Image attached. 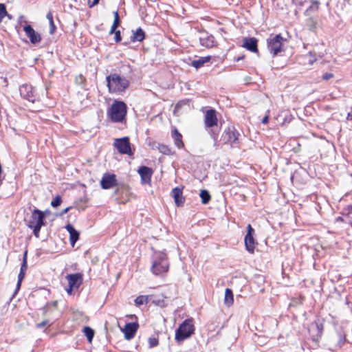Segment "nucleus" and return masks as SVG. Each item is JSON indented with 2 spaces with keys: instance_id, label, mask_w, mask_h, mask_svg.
I'll return each instance as SVG.
<instances>
[{
  "instance_id": "nucleus-13",
  "label": "nucleus",
  "mask_w": 352,
  "mask_h": 352,
  "mask_svg": "<svg viewBox=\"0 0 352 352\" xmlns=\"http://www.w3.org/2000/svg\"><path fill=\"white\" fill-rule=\"evenodd\" d=\"M138 329V324L137 322H129L126 323L122 329L124 334V338L127 340H130L135 335Z\"/></svg>"
},
{
  "instance_id": "nucleus-7",
  "label": "nucleus",
  "mask_w": 352,
  "mask_h": 352,
  "mask_svg": "<svg viewBox=\"0 0 352 352\" xmlns=\"http://www.w3.org/2000/svg\"><path fill=\"white\" fill-rule=\"evenodd\" d=\"M113 146L121 154H126L129 155H133L131 143L128 137L116 139L113 143Z\"/></svg>"
},
{
  "instance_id": "nucleus-9",
  "label": "nucleus",
  "mask_w": 352,
  "mask_h": 352,
  "mask_svg": "<svg viewBox=\"0 0 352 352\" xmlns=\"http://www.w3.org/2000/svg\"><path fill=\"white\" fill-rule=\"evenodd\" d=\"M254 234V230L250 224L247 226V234L244 239L245 245L247 251L251 254L254 253L256 241L254 239L253 235Z\"/></svg>"
},
{
  "instance_id": "nucleus-44",
  "label": "nucleus",
  "mask_w": 352,
  "mask_h": 352,
  "mask_svg": "<svg viewBox=\"0 0 352 352\" xmlns=\"http://www.w3.org/2000/svg\"><path fill=\"white\" fill-rule=\"evenodd\" d=\"M148 343L151 348L154 347V338H149Z\"/></svg>"
},
{
  "instance_id": "nucleus-57",
  "label": "nucleus",
  "mask_w": 352,
  "mask_h": 352,
  "mask_svg": "<svg viewBox=\"0 0 352 352\" xmlns=\"http://www.w3.org/2000/svg\"><path fill=\"white\" fill-rule=\"evenodd\" d=\"M307 0H305V1H307Z\"/></svg>"
},
{
  "instance_id": "nucleus-2",
  "label": "nucleus",
  "mask_w": 352,
  "mask_h": 352,
  "mask_svg": "<svg viewBox=\"0 0 352 352\" xmlns=\"http://www.w3.org/2000/svg\"><path fill=\"white\" fill-rule=\"evenodd\" d=\"M108 116L114 122H122L126 115V105L122 101H114L109 108Z\"/></svg>"
},
{
  "instance_id": "nucleus-52",
  "label": "nucleus",
  "mask_w": 352,
  "mask_h": 352,
  "mask_svg": "<svg viewBox=\"0 0 352 352\" xmlns=\"http://www.w3.org/2000/svg\"><path fill=\"white\" fill-rule=\"evenodd\" d=\"M244 58V56H239L236 59V61L239 62V60H242Z\"/></svg>"
},
{
  "instance_id": "nucleus-23",
  "label": "nucleus",
  "mask_w": 352,
  "mask_h": 352,
  "mask_svg": "<svg viewBox=\"0 0 352 352\" xmlns=\"http://www.w3.org/2000/svg\"><path fill=\"white\" fill-rule=\"evenodd\" d=\"M202 46L210 48L214 45V37L211 35H204L199 38Z\"/></svg>"
},
{
  "instance_id": "nucleus-37",
  "label": "nucleus",
  "mask_w": 352,
  "mask_h": 352,
  "mask_svg": "<svg viewBox=\"0 0 352 352\" xmlns=\"http://www.w3.org/2000/svg\"><path fill=\"white\" fill-rule=\"evenodd\" d=\"M115 41L116 43H119L122 40V37H121V33H120V30H117L116 32H115Z\"/></svg>"
},
{
  "instance_id": "nucleus-42",
  "label": "nucleus",
  "mask_w": 352,
  "mask_h": 352,
  "mask_svg": "<svg viewBox=\"0 0 352 352\" xmlns=\"http://www.w3.org/2000/svg\"><path fill=\"white\" fill-rule=\"evenodd\" d=\"M160 230L162 232V234L160 236H163L167 234L166 228L164 226L160 228Z\"/></svg>"
},
{
  "instance_id": "nucleus-47",
  "label": "nucleus",
  "mask_w": 352,
  "mask_h": 352,
  "mask_svg": "<svg viewBox=\"0 0 352 352\" xmlns=\"http://www.w3.org/2000/svg\"><path fill=\"white\" fill-rule=\"evenodd\" d=\"M18 22L19 23H22L23 22L27 23V21L25 20L24 16L23 15L20 16L18 19Z\"/></svg>"
},
{
  "instance_id": "nucleus-10",
  "label": "nucleus",
  "mask_w": 352,
  "mask_h": 352,
  "mask_svg": "<svg viewBox=\"0 0 352 352\" xmlns=\"http://www.w3.org/2000/svg\"><path fill=\"white\" fill-rule=\"evenodd\" d=\"M239 136V132L234 127H228L221 135V140L225 143L234 144L236 142Z\"/></svg>"
},
{
  "instance_id": "nucleus-55",
  "label": "nucleus",
  "mask_w": 352,
  "mask_h": 352,
  "mask_svg": "<svg viewBox=\"0 0 352 352\" xmlns=\"http://www.w3.org/2000/svg\"><path fill=\"white\" fill-rule=\"evenodd\" d=\"M157 344H158V341L155 339V346H157Z\"/></svg>"
},
{
  "instance_id": "nucleus-18",
  "label": "nucleus",
  "mask_w": 352,
  "mask_h": 352,
  "mask_svg": "<svg viewBox=\"0 0 352 352\" xmlns=\"http://www.w3.org/2000/svg\"><path fill=\"white\" fill-rule=\"evenodd\" d=\"M171 195L173 197L175 203L177 206H183L185 198L183 197L182 188L179 187L174 188L172 190Z\"/></svg>"
},
{
  "instance_id": "nucleus-31",
  "label": "nucleus",
  "mask_w": 352,
  "mask_h": 352,
  "mask_svg": "<svg viewBox=\"0 0 352 352\" xmlns=\"http://www.w3.org/2000/svg\"><path fill=\"white\" fill-rule=\"evenodd\" d=\"M342 214L349 218L350 221L352 220V205H348L342 209Z\"/></svg>"
},
{
  "instance_id": "nucleus-53",
  "label": "nucleus",
  "mask_w": 352,
  "mask_h": 352,
  "mask_svg": "<svg viewBox=\"0 0 352 352\" xmlns=\"http://www.w3.org/2000/svg\"><path fill=\"white\" fill-rule=\"evenodd\" d=\"M79 78L80 79V83L82 82V80H84L85 79L84 77L82 75H80Z\"/></svg>"
},
{
  "instance_id": "nucleus-36",
  "label": "nucleus",
  "mask_w": 352,
  "mask_h": 352,
  "mask_svg": "<svg viewBox=\"0 0 352 352\" xmlns=\"http://www.w3.org/2000/svg\"><path fill=\"white\" fill-rule=\"evenodd\" d=\"M113 14H114V21H113L112 26L118 28L120 25V20L118 12L115 11L113 12Z\"/></svg>"
},
{
  "instance_id": "nucleus-27",
  "label": "nucleus",
  "mask_w": 352,
  "mask_h": 352,
  "mask_svg": "<svg viewBox=\"0 0 352 352\" xmlns=\"http://www.w3.org/2000/svg\"><path fill=\"white\" fill-rule=\"evenodd\" d=\"M199 196L203 204H207L211 199L210 193L206 190H201Z\"/></svg>"
},
{
  "instance_id": "nucleus-19",
  "label": "nucleus",
  "mask_w": 352,
  "mask_h": 352,
  "mask_svg": "<svg viewBox=\"0 0 352 352\" xmlns=\"http://www.w3.org/2000/svg\"><path fill=\"white\" fill-rule=\"evenodd\" d=\"M242 46L252 52H258L257 39L254 37L244 38Z\"/></svg>"
},
{
  "instance_id": "nucleus-46",
  "label": "nucleus",
  "mask_w": 352,
  "mask_h": 352,
  "mask_svg": "<svg viewBox=\"0 0 352 352\" xmlns=\"http://www.w3.org/2000/svg\"><path fill=\"white\" fill-rule=\"evenodd\" d=\"M268 120H269V116L267 115L265 116L261 120L262 123L263 124H267L268 122Z\"/></svg>"
},
{
  "instance_id": "nucleus-40",
  "label": "nucleus",
  "mask_w": 352,
  "mask_h": 352,
  "mask_svg": "<svg viewBox=\"0 0 352 352\" xmlns=\"http://www.w3.org/2000/svg\"><path fill=\"white\" fill-rule=\"evenodd\" d=\"M333 77V74L332 73H325L322 75V79L324 80H327Z\"/></svg>"
},
{
  "instance_id": "nucleus-56",
  "label": "nucleus",
  "mask_w": 352,
  "mask_h": 352,
  "mask_svg": "<svg viewBox=\"0 0 352 352\" xmlns=\"http://www.w3.org/2000/svg\"><path fill=\"white\" fill-rule=\"evenodd\" d=\"M6 16H8V17L9 19H11V16H10V14H8V13H7V14H6Z\"/></svg>"
},
{
  "instance_id": "nucleus-25",
  "label": "nucleus",
  "mask_w": 352,
  "mask_h": 352,
  "mask_svg": "<svg viewBox=\"0 0 352 352\" xmlns=\"http://www.w3.org/2000/svg\"><path fill=\"white\" fill-rule=\"evenodd\" d=\"M234 302V296L232 289L227 288L225 291L224 303L228 307L231 306Z\"/></svg>"
},
{
  "instance_id": "nucleus-14",
  "label": "nucleus",
  "mask_w": 352,
  "mask_h": 352,
  "mask_svg": "<svg viewBox=\"0 0 352 352\" xmlns=\"http://www.w3.org/2000/svg\"><path fill=\"white\" fill-rule=\"evenodd\" d=\"M138 171L141 177L142 183L149 184V185L151 186L153 169L151 168L142 166L139 168Z\"/></svg>"
},
{
  "instance_id": "nucleus-24",
  "label": "nucleus",
  "mask_w": 352,
  "mask_h": 352,
  "mask_svg": "<svg viewBox=\"0 0 352 352\" xmlns=\"http://www.w3.org/2000/svg\"><path fill=\"white\" fill-rule=\"evenodd\" d=\"M27 251L24 252L23 257V262L21 263L20 272L18 275V278L23 279L25 275V272L28 269V263H27Z\"/></svg>"
},
{
  "instance_id": "nucleus-15",
  "label": "nucleus",
  "mask_w": 352,
  "mask_h": 352,
  "mask_svg": "<svg viewBox=\"0 0 352 352\" xmlns=\"http://www.w3.org/2000/svg\"><path fill=\"white\" fill-rule=\"evenodd\" d=\"M323 329V322L320 320H316L310 324L309 331L314 337L320 338L322 334Z\"/></svg>"
},
{
  "instance_id": "nucleus-30",
  "label": "nucleus",
  "mask_w": 352,
  "mask_h": 352,
  "mask_svg": "<svg viewBox=\"0 0 352 352\" xmlns=\"http://www.w3.org/2000/svg\"><path fill=\"white\" fill-rule=\"evenodd\" d=\"M46 18L48 19L50 25V33L51 34H52L55 32L56 26L54 25V20H53V15L51 12H49L47 14Z\"/></svg>"
},
{
  "instance_id": "nucleus-32",
  "label": "nucleus",
  "mask_w": 352,
  "mask_h": 352,
  "mask_svg": "<svg viewBox=\"0 0 352 352\" xmlns=\"http://www.w3.org/2000/svg\"><path fill=\"white\" fill-rule=\"evenodd\" d=\"M149 298L148 296H140L135 298V304L139 307L144 303H147Z\"/></svg>"
},
{
  "instance_id": "nucleus-48",
  "label": "nucleus",
  "mask_w": 352,
  "mask_h": 352,
  "mask_svg": "<svg viewBox=\"0 0 352 352\" xmlns=\"http://www.w3.org/2000/svg\"><path fill=\"white\" fill-rule=\"evenodd\" d=\"M116 28H117L116 27L111 26V30L109 31V34H113V33L115 34V32L117 31Z\"/></svg>"
},
{
  "instance_id": "nucleus-16",
  "label": "nucleus",
  "mask_w": 352,
  "mask_h": 352,
  "mask_svg": "<svg viewBox=\"0 0 352 352\" xmlns=\"http://www.w3.org/2000/svg\"><path fill=\"white\" fill-rule=\"evenodd\" d=\"M66 278L68 280L69 286L76 289L80 286L82 282V276L80 273L68 274Z\"/></svg>"
},
{
  "instance_id": "nucleus-11",
  "label": "nucleus",
  "mask_w": 352,
  "mask_h": 352,
  "mask_svg": "<svg viewBox=\"0 0 352 352\" xmlns=\"http://www.w3.org/2000/svg\"><path fill=\"white\" fill-rule=\"evenodd\" d=\"M103 189H110L117 185L116 176L114 174L105 173L100 181Z\"/></svg>"
},
{
  "instance_id": "nucleus-54",
  "label": "nucleus",
  "mask_w": 352,
  "mask_h": 352,
  "mask_svg": "<svg viewBox=\"0 0 352 352\" xmlns=\"http://www.w3.org/2000/svg\"><path fill=\"white\" fill-rule=\"evenodd\" d=\"M351 116L352 117V112L348 113L347 118L349 119Z\"/></svg>"
},
{
  "instance_id": "nucleus-3",
  "label": "nucleus",
  "mask_w": 352,
  "mask_h": 352,
  "mask_svg": "<svg viewBox=\"0 0 352 352\" xmlns=\"http://www.w3.org/2000/svg\"><path fill=\"white\" fill-rule=\"evenodd\" d=\"M195 332V327L192 318L186 319L175 331V340L181 342L190 338Z\"/></svg>"
},
{
  "instance_id": "nucleus-5",
  "label": "nucleus",
  "mask_w": 352,
  "mask_h": 352,
  "mask_svg": "<svg viewBox=\"0 0 352 352\" xmlns=\"http://www.w3.org/2000/svg\"><path fill=\"white\" fill-rule=\"evenodd\" d=\"M169 270V261L164 252H155V276L164 275Z\"/></svg>"
},
{
  "instance_id": "nucleus-50",
  "label": "nucleus",
  "mask_w": 352,
  "mask_h": 352,
  "mask_svg": "<svg viewBox=\"0 0 352 352\" xmlns=\"http://www.w3.org/2000/svg\"><path fill=\"white\" fill-rule=\"evenodd\" d=\"M151 271L154 274V261H153L151 263Z\"/></svg>"
},
{
  "instance_id": "nucleus-49",
  "label": "nucleus",
  "mask_w": 352,
  "mask_h": 352,
  "mask_svg": "<svg viewBox=\"0 0 352 352\" xmlns=\"http://www.w3.org/2000/svg\"><path fill=\"white\" fill-rule=\"evenodd\" d=\"M75 287H70L69 286V287L66 289L67 290V292L69 294H72V289H74Z\"/></svg>"
},
{
  "instance_id": "nucleus-1",
  "label": "nucleus",
  "mask_w": 352,
  "mask_h": 352,
  "mask_svg": "<svg viewBox=\"0 0 352 352\" xmlns=\"http://www.w3.org/2000/svg\"><path fill=\"white\" fill-rule=\"evenodd\" d=\"M107 87L110 93H121L124 91L129 86V80L121 77L118 74H111L106 77Z\"/></svg>"
},
{
  "instance_id": "nucleus-29",
  "label": "nucleus",
  "mask_w": 352,
  "mask_h": 352,
  "mask_svg": "<svg viewBox=\"0 0 352 352\" xmlns=\"http://www.w3.org/2000/svg\"><path fill=\"white\" fill-rule=\"evenodd\" d=\"M158 149L160 153L164 155H170L174 154V152L172 151L171 148L165 144H160L158 146Z\"/></svg>"
},
{
  "instance_id": "nucleus-41",
  "label": "nucleus",
  "mask_w": 352,
  "mask_h": 352,
  "mask_svg": "<svg viewBox=\"0 0 352 352\" xmlns=\"http://www.w3.org/2000/svg\"><path fill=\"white\" fill-rule=\"evenodd\" d=\"M311 5L310 6V8H313V9H318V6H319V2L318 1H314L312 0L311 1Z\"/></svg>"
},
{
  "instance_id": "nucleus-38",
  "label": "nucleus",
  "mask_w": 352,
  "mask_h": 352,
  "mask_svg": "<svg viewBox=\"0 0 352 352\" xmlns=\"http://www.w3.org/2000/svg\"><path fill=\"white\" fill-rule=\"evenodd\" d=\"M49 324V320H45L41 322H39V323H37L36 324V327L38 328V329H41V328H43L44 327H45L47 324Z\"/></svg>"
},
{
  "instance_id": "nucleus-34",
  "label": "nucleus",
  "mask_w": 352,
  "mask_h": 352,
  "mask_svg": "<svg viewBox=\"0 0 352 352\" xmlns=\"http://www.w3.org/2000/svg\"><path fill=\"white\" fill-rule=\"evenodd\" d=\"M62 203V198L60 195H57L51 202V206L53 208L58 207Z\"/></svg>"
},
{
  "instance_id": "nucleus-35",
  "label": "nucleus",
  "mask_w": 352,
  "mask_h": 352,
  "mask_svg": "<svg viewBox=\"0 0 352 352\" xmlns=\"http://www.w3.org/2000/svg\"><path fill=\"white\" fill-rule=\"evenodd\" d=\"M7 14L6 7L4 4L0 3V23Z\"/></svg>"
},
{
  "instance_id": "nucleus-28",
  "label": "nucleus",
  "mask_w": 352,
  "mask_h": 352,
  "mask_svg": "<svg viewBox=\"0 0 352 352\" xmlns=\"http://www.w3.org/2000/svg\"><path fill=\"white\" fill-rule=\"evenodd\" d=\"M83 333L85 336L87 337L88 341L91 342L94 336V331L89 327H85L83 329Z\"/></svg>"
},
{
  "instance_id": "nucleus-22",
  "label": "nucleus",
  "mask_w": 352,
  "mask_h": 352,
  "mask_svg": "<svg viewBox=\"0 0 352 352\" xmlns=\"http://www.w3.org/2000/svg\"><path fill=\"white\" fill-rule=\"evenodd\" d=\"M172 138L174 140V142L175 146L178 148H182L184 147V144L182 141V135L177 129H175L172 132Z\"/></svg>"
},
{
  "instance_id": "nucleus-43",
  "label": "nucleus",
  "mask_w": 352,
  "mask_h": 352,
  "mask_svg": "<svg viewBox=\"0 0 352 352\" xmlns=\"http://www.w3.org/2000/svg\"><path fill=\"white\" fill-rule=\"evenodd\" d=\"M23 280V279L18 278V281H17L16 286L15 293H16L17 291H19V289H20L21 285V283H22Z\"/></svg>"
},
{
  "instance_id": "nucleus-8",
  "label": "nucleus",
  "mask_w": 352,
  "mask_h": 352,
  "mask_svg": "<svg viewBox=\"0 0 352 352\" xmlns=\"http://www.w3.org/2000/svg\"><path fill=\"white\" fill-rule=\"evenodd\" d=\"M45 213L39 209L35 208L32 212L30 219L27 221L26 225L28 227L34 226V225L39 223H41V226H45Z\"/></svg>"
},
{
  "instance_id": "nucleus-21",
  "label": "nucleus",
  "mask_w": 352,
  "mask_h": 352,
  "mask_svg": "<svg viewBox=\"0 0 352 352\" xmlns=\"http://www.w3.org/2000/svg\"><path fill=\"white\" fill-rule=\"evenodd\" d=\"M133 34L131 36L132 42L142 41L145 38V33L141 28H138L135 31H132Z\"/></svg>"
},
{
  "instance_id": "nucleus-6",
  "label": "nucleus",
  "mask_w": 352,
  "mask_h": 352,
  "mask_svg": "<svg viewBox=\"0 0 352 352\" xmlns=\"http://www.w3.org/2000/svg\"><path fill=\"white\" fill-rule=\"evenodd\" d=\"M20 94L22 98L34 103L40 100V95L34 87L30 85L24 84L19 88Z\"/></svg>"
},
{
  "instance_id": "nucleus-20",
  "label": "nucleus",
  "mask_w": 352,
  "mask_h": 352,
  "mask_svg": "<svg viewBox=\"0 0 352 352\" xmlns=\"http://www.w3.org/2000/svg\"><path fill=\"white\" fill-rule=\"evenodd\" d=\"M66 230L69 233V241L72 247L75 245V243L79 239V232L74 228V226L69 223L65 226Z\"/></svg>"
},
{
  "instance_id": "nucleus-17",
  "label": "nucleus",
  "mask_w": 352,
  "mask_h": 352,
  "mask_svg": "<svg viewBox=\"0 0 352 352\" xmlns=\"http://www.w3.org/2000/svg\"><path fill=\"white\" fill-rule=\"evenodd\" d=\"M205 125L206 127L210 128L217 124V118L216 111L214 109H209L206 111L205 115Z\"/></svg>"
},
{
  "instance_id": "nucleus-33",
  "label": "nucleus",
  "mask_w": 352,
  "mask_h": 352,
  "mask_svg": "<svg viewBox=\"0 0 352 352\" xmlns=\"http://www.w3.org/2000/svg\"><path fill=\"white\" fill-rule=\"evenodd\" d=\"M43 226H41V223L34 225V226H30L28 227L30 229H32L33 234L35 236V237L38 238L39 237V233L41 229V227Z\"/></svg>"
},
{
  "instance_id": "nucleus-4",
  "label": "nucleus",
  "mask_w": 352,
  "mask_h": 352,
  "mask_svg": "<svg viewBox=\"0 0 352 352\" xmlns=\"http://www.w3.org/2000/svg\"><path fill=\"white\" fill-rule=\"evenodd\" d=\"M285 39L279 34L270 35L267 39V50L274 56L281 52Z\"/></svg>"
},
{
  "instance_id": "nucleus-39",
  "label": "nucleus",
  "mask_w": 352,
  "mask_h": 352,
  "mask_svg": "<svg viewBox=\"0 0 352 352\" xmlns=\"http://www.w3.org/2000/svg\"><path fill=\"white\" fill-rule=\"evenodd\" d=\"M100 0H88V5L89 8H93L99 3Z\"/></svg>"
},
{
  "instance_id": "nucleus-51",
  "label": "nucleus",
  "mask_w": 352,
  "mask_h": 352,
  "mask_svg": "<svg viewBox=\"0 0 352 352\" xmlns=\"http://www.w3.org/2000/svg\"><path fill=\"white\" fill-rule=\"evenodd\" d=\"M155 305H160V306H163L164 304H162L161 302H160V300H158L157 301L155 300Z\"/></svg>"
},
{
  "instance_id": "nucleus-12",
  "label": "nucleus",
  "mask_w": 352,
  "mask_h": 352,
  "mask_svg": "<svg viewBox=\"0 0 352 352\" xmlns=\"http://www.w3.org/2000/svg\"><path fill=\"white\" fill-rule=\"evenodd\" d=\"M23 30L25 32L26 36L30 38V42L32 44H37L41 42V35L36 32L30 25H25L23 27Z\"/></svg>"
},
{
  "instance_id": "nucleus-45",
  "label": "nucleus",
  "mask_w": 352,
  "mask_h": 352,
  "mask_svg": "<svg viewBox=\"0 0 352 352\" xmlns=\"http://www.w3.org/2000/svg\"><path fill=\"white\" fill-rule=\"evenodd\" d=\"M70 208H71V207H67V208H65L64 210H63L61 211V212L60 213V216L64 215L65 214H66L70 210Z\"/></svg>"
},
{
  "instance_id": "nucleus-26",
  "label": "nucleus",
  "mask_w": 352,
  "mask_h": 352,
  "mask_svg": "<svg viewBox=\"0 0 352 352\" xmlns=\"http://www.w3.org/2000/svg\"><path fill=\"white\" fill-rule=\"evenodd\" d=\"M210 60V56L200 57L199 58L193 60L191 65L196 69H199L201 67H202L206 63L208 62Z\"/></svg>"
}]
</instances>
